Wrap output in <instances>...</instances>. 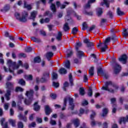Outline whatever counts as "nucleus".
Masks as SVG:
<instances>
[{
    "mask_svg": "<svg viewBox=\"0 0 128 128\" xmlns=\"http://www.w3.org/2000/svg\"><path fill=\"white\" fill-rule=\"evenodd\" d=\"M112 106L114 107V108H112V112H114V114L116 112V104L112 105Z\"/></svg>",
    "mask_w": 128,
    "mask_h": 128,
    "instance_id": "680f3d73",
    "label": "nucleus"
},
{
    "mask_svg": "<svg viewBox=\"0 0 128 128\" xmlns=\"http://www.w3.org/2000/svg\"><path fill=\"white\" fill-rule=\"evenodd\" d=\"M34 92L32 90H30L26 92V96L28 97V100L25 99L24 102L26 106H30V104H32V100H34Z\"/></svg>",
    "mask_w": 128,
    "mask_h": 128,
    "instance_id": "f03ea898",
    "label": "nucleus"
},
{
    "mask_svg": "<svg viewBox=\"0 0 128 128\" xmlns=\"http://www.w3.org/2000/svg\"><path fill=\"white\" fill-rule=\"evenodd\" d=\"M78 27H74L72 28V32L73 34H78Z\"/></svg>",
    "mask_w": 128,
    "mask_h": 128,
    "instance_id": "473e14b6",
    "label": "nucleus"
},
{
    "mask_svg": "<svg viewBox=\"0 0 128 128\" xmlns=\"http://www.w3.org/2000/svg\"><path fill=\"white\" fill-rule=\"evenodd\" d=\"M119 62H122L123 64H126V60H128V56L126 54H124L118 58Z\"/></svg>",
    "mask_w": 128,
    "mask_h": 128,
    "instance_id": "9d476101",
    "label": "nucleus"
},
{
    "mask_svg": "<svg viewBox=\"0 0 128 128\" xmlns=\"http://www.w3.org/2000/svg\"><path fill=\"white\" fill-rule=\"evenodd\" d=\"M68 100L69 102V104L70 106V108L72 110H74V100L72 98L70 97H68L64 98V106L63 108H62V110H66V102Z\"/></svg>",
    "mask_w": 128,
    "mask_h": 128,
    "instance_id": "7ed1b4c3",
    "label": "nucleus"
},
{
    "mask_svg": "<svg viewBox=\"0 0 128 128\" xmlns=\"http://www.w3.org/2000/svg\"><path fill=\"white\" fill-rule=\"evenodd\" d=\"M62 32H58V34L56 37V40H62Z\"/></svg>",
    "mask_w": 128,
    "mask_h": 128,
    "instance_id": "c9c22d12",
    "label": "nucleus"
},
{
    "mask_svg": "<svg viewBox=\"0 0 128 128\" xmlns=\"http://www.w3.org/2000/svg\"><path fill=\"white\" fill-rule=\"evenodd\" d=\"M18 84H21V86H24V84H26V82L24 81L23 79H21L19 80Z\"/></svg>",
    "mask_w": 128,
    "mask_h": 128,
    "instance_id": "a18cd8bd",
    "label": "nucleus"
},
{
    "mask_svg": "<svg viewBox=\"0 0 128 128\" xmlns=\"http://www.w3.org/2000/svg\"><path fill=\"white\" fill-rule=\"evenodd\" d=\"M24 8H27V10H32V5L28 4L26 2L24 1Z\"/></svg>",
    "mask_w": 128,
    "mask_h": 128,
    "instance_id": "a878e982",
    "label": "nucleus"
},
{
    "mask_svg": "<svg viewBox=\"0 0 128 128\" xmlns=\"http://www.w3.org/2000/svg\"><path fill=\"white\" fill-rule=\"evenodd\" d=\"M24 90V88H22L21 87H17L16 88L15 92H23Z\"/></svg>",
    "mask_w": 128,
    "mask_h": 128,
    "instance_id": "09e8293b",
    "label": "nucleus"
},
{
    "mask_svg": "<svg viewBox=\"0 0 128 128\" xmlns=\"http://www.w3.org/2000/svg\"><path fill=\"white\" fill-rule=\"evenodd\" d=\"M69 80L71 84V86H72V74H69Z\"/></svg>",
    "mask_w": 128,
    "mask_h": 128,
    "instance_id": "5fc2aeb1",
    "label": "nucleus"
},
{
    "mask_svg": "<svg viewBox=\"0 0 128 128\" xmlns=\"http://www.w3.org/2000/svg\"><path fill=\"white\" fill-rule=\"evenodd\" d=\"M64 30L65 32H68V30H70V27L68 26V23H66L64 24Z\"/></svg>",
    "mask_w": 128,
    "mask_h": 128,
    "instance_id": "72a5a7b5",
    "label": "nucleus"
},
{
    "mask_svg": "<svg viewBox=\"0 0 128 128\" xmlns=\"http://www.w3.org/2000/svg\"><path fill=\"white\" fill-rule=\"evenodd\" d=\"M41 60H42L40 59V56L36 57L34 58V62H36V64H40Z\"/></svg>",
    "mask_w": 128,
    "mask_h": 128,
    "instance_id": "bb28decb",
    "label": "nucleus"
},
{
    "mask_svg": "<svg viewBox=\"0 0 128 128\" xmlns=\"http://www.w3.org/2000/svg\"><path fill=\"white\" fill-rule=\"evenodd\" d=\"M52 112V111L48 105L45 106V114L46 116H50Z\"/></svg>",
    "mask_w": 128,
    "mask_h": 128,
    "instance_id": "f8f14e48",
    "label": "nucleus"
},
{
    "mask_svg": "<svg viewBox=\"0 0 128 128\" xmlns=\"http://www.w3.org/2000/svg\"><path fill=\"white\" fill-rule=\"evenodd\" d=\"M19 58H26V55L24 53H20L18 54Z\"/></svg>",
    "mask_w": 128,
    "mask_h": 128,
    "instance_id": "bf43d9fd",
    "label": "nucleus"
},
{
    "mask_svg": "<svg viewBox=\"0 0 128 128\" xmlns=\"http://www.w3.org/2000/svg\"><path fill=\"white\" fill-rule=\"evenodd\" d=\"M122 36H124V38H126V36H128V30L126 29H124V32H122Z\"/></svg>",
    "mask_w": 128,
    "mask_h": 128,
    "instance_id": "e433bc0d",
    "label": "nucleus"
},
{
    "mask_svg": "<svg viewBox=\"0 0 128 128\" xmlns=\"http://www.w3.org/2000/svg\"><path fill=\"white\" fill-rule=\"evenodd\" d=\"M104 4H106V8H108L110 6V1L108 0H104Z\"/></svg>",
    "mask_w": 128,
    "mask_h": 128,
    "instance_id": "3c124183",
    "label": "nucleus"
},
{
    "mask_svg": "<svg viewBox=\"0 0 128 128\" xmlns=\"http://www.w3.org/2000/svg\"><path fill=\"white\" fill-rule=\"evenodd\" d=\"M52 56H54V53H52V52H48L46 54V58L48 60H50V58H52Z\"/></svg>",
    "mask_w": 128,
    "mask_h": 128,
    "instance_id": "a211bd4d",
    "label": "nucleus"
},
{
    "mask_svg": "<svg viewBox=\"0 0 128 128\" xmlns=\"http://www.w3.org/2000/svg\"><path fill=\"white\" fill-rule=\"evenodd\" d=\"M50 22V19L48 18H46L45 20L41 19L40 20V24H44V22Z\"/></svg>",
    "mask_w": 128,
    "mask_h": 128,
    "instance_id": "58836bf2",
    "label": "nucleus"
},
{
    "mask_svg": "<svg viewBox=\"0 0 128 128\" xmlns=\"http://www.w3.org/2000/svg\"><path fill=\"white\" fill-rule=\"evenodd\" d=\"M108 108H104L102 110V116H106L108 114Z\"/></svg>",
    "mask_w": 128,
    "mask_h": 128,
    "instance_id": "412c9836",
    "label": "nucleus"
},
{
    "mask_svg": "<svg viewBox=\"0 0 128 128\" xmlns=\"http://www.w3.org/2000/svg\"><path fill=\"white\" fill-rule=\"evenodd\" d=\"M90 75L91 76H94V67H91L89 70Z\"/></svg>",
    "mask_w": 128,
    "mask_h": 128,
    "instance_id": "37998d69",
    "label": "nucleus"
},
{
    "mask_svg": "<svg viewBox=\"0 0 128 128\" xmlns=\"http://www.w3.org/2000/svg\"><path fill=\"white\" fill-rule=\"evenodd\" d=\"M110 42V38H108L103 43H100L98 46H100L102 52H106L108 48V43Z\"/></svg>",
    "mask_w": 128,
    "mask_h": 128,
    "instance_id": "423d86ee",
    "label": "nucleus"
},
{
    "mask_svg": "<svg viewBox=\"0 0 128 128\" xmlns=\"http://www.w3.org/2000/svg\"><path fill=\"white\" fill-rule=\"evenodd\" d=\"M18 100H19V102H18V104H22V102L20 100H24V96H22V95H20L18 96Z\"/></svg>",
    "mask_w": 128,
    "mask_h": 128,
    "instance_id": "13d9d810",
    "label": "nucleus"
},
{
    "mask_svg": "<svg viewBox=\"0 0 128 128\" xmlns=\"http://www.w3.org/2000/svg\"><path fill=\"white\" fill-rule=\"evenodd\" d=\"M92 114L90 115V120H92L91 121V126H96V121L94 120V118L96 116V112L94 111H92Z\"/></svg>",
    "mask_w": 128,
    "mask_h": 128,
    "instance_id": "9b49d317",
    "label": "nucleus"
},
{
    "mask_svg": "<svg viewBox=\"0 0 128 128\" xmlns=\"http://www.w3.org/2000/svg\"><path fill=\"white\" fill-rule=\"evenodd\" d=\"M87 94L88 96H92V87H89V88L88 90V92H87Z\"/></svg>",
    "mask_w": 128,
    "mask_h": 128,
    "instance_id": "b1692460",
    "label": "nucleus"
},
{
    "mask_svg": "<svg viewBox=\"0 0 128 128\" xmlns=\"http://www.w3.org/2000/svg\"><path fill=\"white\" fill-rule=\"evenodd\" d=\"M110 40H118V37H116V36H114L110 38Z\"/></svg>",
    "mask_w": 128,
    "mask_h": 128,
    "instance_id": "774afa93",
    "label": "nucleus"
},
{
    "mask_svg": "<svg viewBox=\"0 0 128 128\" xmlns=\"http://www.w3.org/2000/svg\"><path fill=\"white\" fill-rule=\"evenodd\" d=\"M18 118H20V120H24V122H26L27 120V118L26 117V116H22V114H20L18 116Z\"/></svg>",
    "mask_w": 128,
    "mask_h": 128,
    "instance_id": "6ab92c4d",
    "label": "nucleus"
},
{
    "mask_svg": "<svg viewBox=\"0 0 128 128\" xmlns=\"http://www.w3.org/2000/svg\"><path fill=\"white\" fill-rule=\"evenodd\" d=\"M84 112H85V114H88V110H86L84 112V109L80 108V113L79 114V116H80V114H84Z\"/></svg>",
    "mask_w": 128,
    "mask_h": 128,
    "instance_id": "79ce46f5",
    "label": "nucleus"
},
{
    "mask_svg": "<svg viewBox=\"0 0 128 128\" xmlns=\"http://www.w3.org/2000/svg\"><path fill=\"white\" fill-rule=\"evenodd\" d=\"M10 10V5L7 4L2 9L0 10L2 12H8Z\"/></svg>",
    "mask_w": 128,
    "mask_h": 128,
    "instance_id": "dca6fc26",
    "label": "nucleus"
},
{
    "mask_svg": "<svg viewBox=\"0 0 128 128\" xmlns=\"http://www.w3.org/2000/svg\"><path fill=\"white\" fill-rule=\"evenodd\" d=\"M96 0H90L88 3L84 6V8H90V4L94 2Z\"/></svg>",
    "mask_w": 128,
    "mask_h": 128,
    "instance_id": "f3484780",
    "label": "nucleus"
},
{
    "mask_svg": "<svg viewBox=\"0 0 128 128\" xmlns=\"http://www.w3.org/2000/svg\"><path fill=\"white\" fill-rule=\"evenodd\" d=\"M76 56L77 58H82V56H84V52L80 50H76Z\"/></svg>",
    "mask_w": 128,
    "mask_h": 128,
    "instance_id": "4468645a",
    "label": "nucleus"
},
{
    "mask_svg": "<svg viewBox=\"0 0 128 128\" xmlns=\"http://www.w3.org/2000/svg\"><path fill=\"white\" fill-rule=\"evenodd\" d=\"M7 64L9 68L10 72L14 74V70H18L20 68V66H22V60H19L18 64H16V62H12V60H8Z\"/></svg>",
    "mask_w": 128,
    "mask_h": 128,
    "instance_id": "f257e3e1",
    "label": "nucleus"
},
{
    "mask_svg": "<svg viewBox=\"0 0 128 128\" xmlns=\"http://www.w3.org/2000/svg\"><path fill=\"white\" fill-rule=\"evenodd\" d=\"M52 76V80H56V78H58V74L55 72H53Z\"/></svg>",
    "mask_w": 128,
    "mask_h": 128,
    "instance_id": "49530a36",
    "label": "nucleus"
},
{
    "mask_svg": "<svg viewBox=\"0 0 128 128\" xmlns=\"http://www.w3.org/2000/svg\"><path fill=\"white\" fill-rule=\"evenodd\" d=\"M53 86L54 88H58L60 84L58 82H53Z\"/></svg>",
    "mask_w": 128,
    "mask_h": 128,
    "instance_id": "338daca9",
    "label": "nucleus"
},
{
    "mask_svg": "<svg viewBox=\"0 0 128 128\" xmlns=\"http://www.w3.org/2000/svg\"><path fill=\"white\" fill-rule=\"evenodd\" d=\"M24 78L26 80H32V75H26Z\"/></svg>",
    "mask_w": 128,
    "mask_h": 128,
    "instance_id": "c756f323",
    "label": "nucleus"
},
{
    "mask_svg": "<svg viewBox=\"0 0 128 128\" xmlns=\"http://www.w3.org/2000/svg\"><path fill=\"white\" fill-rule=\"evenodd\" d=\"M59 72L60 74H66L67 72L66 70L64 68H61L59 70Z\"/></svg>",
    "mask_w": 128,
    "mask_h": 128,
    "instance_id": "5701e85b",
    "label": "nucleus"
},
{
    "mask_svg": "<svg viewBox=\"0 0 128 128\" xmlns=\"http://www.w3.org/2000/svg\"><path fill=\"white\" fill-rule=\"evenodd\" d=\"M50 78V74L48 72L44 73L43 77L40 80L41 82H46V80H48Z\"/></svg>",
    "mask_w": 128,
    "mask_h": 128,
    "instance_id": "1a4fd4ad",
    "label": "nucleus"
},
{
    "mask_svg": "<svg viewBox=\"0 0 128 128\" xmlns=\"http://www.w3.org/2000/svg\"><path fill=\"white\" fill-rule=\"evenodd\" d=\"M31 40L34 42H40V39L36 37H32Z\"/></svg>",
    "mask_w": 128,
    "mask_h": 128,
    "instance_id": "cd10ccee",
    "label": "nucleus"
},
{
    "mask_svg": "<svg viewBox=\"0 0 128 128\" xmlns=\"http://www.w3.org/2000/svg\"><path fill=\"white\" fill-rule=\"evenodd\" d=\"M32 50V48L31 47H27L25 48V52H30Z\"/></svg>",
    "mask_w": 128,
    "mask_h": 128,
    "instance_id": "de8ad7c7",
    "label": "nucleus"
},
{
    "mask_svg": "<svg viewBox=\"0 0 128 128\" xmlns=\"http://www.w3.org/2000/svg\"><path fill=\"white\" fill-rule=\"evenodd\" d=\"M9 122L12 124V126H16V120L10 119L9 120Z\"/></svg>",
    "mask_w": 128,
    "mask_h": 128,
    "instance_id": "f704fd0d",
    "label": "nucleus"
},
{
    "mask_svg": "<svg viewBox=\"0 0 128 128\" xmlns=\"http://www.w3.org/2000/svg\"><path fill=\"white\" fill-rule=\"evenodd\" d=\"M80 46H82V43H80V42H77L76 44V50H78V48H80Z\"/></svg>",
    "mask_w": 128,
    "mask_h": 128,
    "instance_id": "8fccbe9b",
    "label": "nucleus"
},
{
    "mask_svg": "<svg viewBox=\"0 0 128 128\" xmlns=\"http://www.w3.org/2000/svg\"><path fill=\"white\" fill-rule=\"evenodd\" d=\"M79 92L81 96H84L85 94L84 90V88H80L79 90Z\"/></svg>",
    "mask_w": 128,
    "mask_h": 128,
    "instance_id": "a19ab883",
    "label": "nucleus"
},
{
    "mask_svg": "<svg viewBox=\"0 0 128 128\" xmlns=\"http://www.w3.org/2000/svg\"><path fill=\"white\" fill-rule=\"evenodd\" d=\"M40 108V106L38 105V102H36L34 104V110L35 112H38V110Z\"/></svg>",
    "mask_w": 128,
    "mask_h": 128,
    "instance_id": "4be33fe9",
    "label": "nucleus"
},
{
    "mask_svg": "<svg viewBox=\"0 0 128 128\" xmlns=\"http://www.w3.org/2000/svg\"><path fill=\"white\" fill-rule=\"evenodd\" d=\"M70 60H66L64 64V66L66 67V68H70Z\"/></svg>",
    "mask_w": 128,
    "mask_h": 128,
    "instance_id": "2f4dec72",
    "label": "nucleus"
},
{
    "mask_svg": "<svg viewBox=\"0 0 128 128\" xmlns=\"http://www.w3.org/2000/svg\"><path fill=\"white\" fill-rule=\"evenodd\" d=\"M114 74H118L122 70V66L116 63V62L114 63Z\"/></svg>",
    "mask_w": 128,
    "mask_h": 128,
    "instance_id": "6e6552de",
    "label": "nucleus"
},
{
    "mask_svg": "<svg viewBox=\"0 0 128 128\" xmlns=\"http://www.w3.org/2000/svg\"><path fill=\"white\" fill-rule=\"evenodd\" d=\"M116 98H112L110 100V102H111V104H113V106H114V104L116 103Z\"/></svg>",
    "mask_w": 128,
    "mask_h": 128,
    "instance_id": "052dcab7",
    "label": "nucleus"
},
{
    "mask_svg": "<svg viewBox=\"0 0 128 128\" xmlns=\"http://www.w3.org/2000/svg\"><path fill=\"white\" fill-rule=\"evenodd\" d=\"M73 122L74 124V126H76V128H78V126H80V120L78 119H74L73 120Z\"/></svg>",
    "mask_w": 128,
    "mask_h": 128,
    "instance_id": "aec40b11",
    "label": "nucleus"
},
{
    "mask_svg": "<svg viewBox=\"0 0 128 128\" xmlns=\"http://www.w3.org/2000/svg\"><path fill=\"white\" fill-rule=\"evenodd\" d=\"M86 28H88V24L84 22L82 24V30H86Z\"/></svg>",
    "mask_w": 128,
    "mask_h": 128,
    "instance_id": "603ef678",
    "label": "nucleus"
},
{
    "mask_svg": "<svg viewBox=\"0 0 128 128\" xmlns=\"http://www.w3.org/2000/svg\"><path fill=\"white\" fill-rule=\"evenodd\" d=\"M71 14H74V16H76L78 20H80V18H82L80 16H78L76 15V12H74V11H72Z\"/></svg>",
    "mask_w": 128,
    "mask_h": 128,
    "instance_id": "864d4df0",
    "label": "nucleus"
},
{
    "mask_svg": "<svg viewBox=\"0 0 128 128\" xmlns=\"http://www.w3.org/2000/svg\"><path fill=\"white\" fill-rule=\"evenodd\" d=\"M116 12L118 16H124V12L120 10V8H117Z\"/></svg>",
    "mask_w": 128,
    "mask_h": 128,
    "instance_id": "7c9ffc66",
    "label": "nucleus"
},
{
    "mask_svg": "<svg viewBox=\"0 0 128 128\" xmlns=\"http://www.w3.org/2000/svg\"><path fill=\"white\" fill-rule=\"evenodd\" d=\"M128 122V115L126 116V117H123L120 118L119 120V124H126V122Z\"/></svg>",
    "mask_w": 128,
    "mask_h": 128,
    "instance_id": "ddd939ff",
    "label": "nucleus"
},
{
    "mask_svg": "<svg viewBox=\"0 0 128 128\" xmlns=\"http://www.w3.org/2000/svg\"><path fill=\"white\" fill-rule=\"evenodd\" d=\"M37 14L38 12L36 11H32L30 14V19L34 20V18H36Z\"/></svg>",
    "mask_w": 128,
    "mask_h": 128,
    "instance_id": "2eb2a0df",
    "label": "nucleus"
},
{
    "mask_svg": "<svg viewBox=\"0 0 128 128\" xmlns=\"http://www.w3.org/2000/svg\"><path fill=\"white\" fill-rule=\"evenodd\" d=\"M44 16H52V14L50 13L49 11H46L45 14Z\"/></svg>",
    "mask_w": 128,
    "mask_h": 128,
    "instance_id": "4d7b16f0",
    "label": "nucleus"
},
{
    "mask_svg": "<svg viewBox=\"0 0 128 128\" xmlns=\"http://www.w3.org/2000/svg\"><path fill=\"white\" fill-rule=\"evenodd\" d=\"M96 13L98 16H102V9L101 8H98L96 9Z\"/></svg>",
    "mask_w": 128,
    "mask_h": 128,
    "instance_id": "c85d7f7f",
    "label": "nucleus"
},
{
    "mask_svg": "<svg viewBox=\"0 0 128 128\" xmlns=\"http://www.w3.org/2000/svg\"><path fill=\"white\" fill-rule=\"evenodd\" d=\"M8 106H10V104L6 103L4 104V110H8Z\"/></svg>",
    "mask_w": 128,
    "mask_h": 128,
    "instance_id": "6e6d98bb",
    "label": "nucleus"
},
{
    "mask_svg": "<svg viewBox=\"0 0 128 128\" xmlns=\"http://www.w3.org/2000/svg\"><path fill=\"white\" fill-rule=\"evenodd\" d=\"M15 16L17 20H18L20 22H24L26 20V18H28V12H22V16L20 18V13H15Z\"/></svg>",
    "mask_w": 128,
    "mask_h": 128,
    "instance_id": "39448f33",
    "label": "nucleus"
},
{
    "mask_svg": "<svg viewBox=\"0 0 128 128\" xmlns=\"http://www.w3.org/2000/svg\"><path fill=\"white\" fill-rule=\"evenodd\" d=\"M50 9L54 12H55L56 11V5L52 4L50 6Z\"/></svg>",
    "mask_w": 128,
    "mask_h": 128,
    "instance_id": "ea45409f",
    "label": "nucleus"
},
{
    "mask_svg": "<svg viewBox=\"0 0 128 128\" xmlns=\"http://www.w3.org/2000/svg\"><path fill=\"white\" fill-rule=\"evenodd\" d=\"M74 64H80V58H79L74 59Z\"/></svg>",
    "mask_w": 128,
    "mask_h": 128,
    "instance_id": "c03bdc74",
    "label": "nucleus"
},
{
    "mask_svg": "<svg viewBox=\"0 0 128 128\" xmlns=\"http://www.w3.org/2000/svg\"><path fill=\"white\" fill-rule=\"evenodd\" d=\"M6 86H7L6 94H5L6 98L7 100H10V90H14V85L10 82H8L6 84Z\"/></svg>",
    "mask_w": 128,
    "mask_h": 128,
    "instance_id": "20e7f679",
    "label": "nucleus"
},
{
    "mask_svg": "<svg viewBox=\"0 0 128 128\" xmlns=\"http://www.w3.org/2000/svg\"><path fill=\"white\" fill-rule=\"evenodd\" d=\"M50 98H52L53 100H54L56 98V95L54 93H52L50 94Z\"/></svg>",
    "mask_w": 128,
    "mask_h": 128,
    "instance_id": "69168bd1",
    "label": "nucleus"
},
{
    "mask_svg": "<svg viewBox=\"0 0 128 128\" xmlns=\"http://www.w3.org/2000/svg\"><path fill=\"white\" fill-rule=\"evenodd\" d=\"M18 128H24V124L22 122H18Z\"/></svg>",
    "mask_w": 128,
    "mask_h": 128,
    "instance_id": "e2e57ef3",
    "label": "nucleus"
},
{
    "mask_svg": "<svg viewBox=\"0 0 128 128\" xmlns=\"http://www.w3.org/2000/svg\"><path fill=\"white\" fill-rule=\"evenodd\" d=\"M110 86H112V82L111 81H108L105 82V85L104 86H102V90H107L108 92H114V90L110 89L108 88Z\"/></svg>",
    "mask_w": 128,
    "mask_h": 128,
    "instance_id": "0eeeda50",
    "label": "nucleus"
},
{
    "mask_svg": "<svg viewBox=\"0 0 128 128\" xmlns=\"http://www.w3.org/2000/svg\"><path fill=\"white\" fill-rule=\"evenodd\" d=\"M97 74L98 76H104V71H102V68H98Z\"/></svg>",
    "mask_w": 128,
    "mask_h": 128,
    "instance_id": "393cba45",
    "label": "nucleus"
},
{
    "mask_svg": "<svg viewBox=\"0 0 128 128\" xmlns=\"http://www.w3.org/2000/svg\"><path fill=\"white\" fill-rule=\"evenodd\" d=\"M67 54H66V58H70V56H72V51L71 50H68L67 51Z\"/></svg>",
    "mask_w": 128,
    "mask_h": 128,
    "instance_id": "4c0bfd02",
    "label": "nucleus"
},
{
    "mask_svg": "<svg viewBox=\"0 0 128 128\" xmlns=\"http://www.w3.org/2000/svg\"><path fill=\"white\" fill-rule=\"evenodd\" d=\"M64 87L63 88L64 90H66V88L68 86V82H65L64 84Z\"/></svg>",
    "mask_w": 128,
    "mask_h": 128,
    "instance_id": "0e129e2a",
    "label": "nucleus"
}]
</instances>
